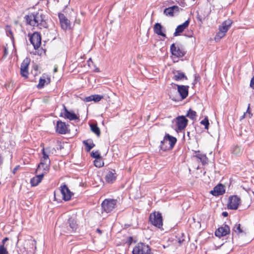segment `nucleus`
Instances as JSON below:
<instances>
[{
  "label": "nucleus",
  "instance_id": "obj_1",
  "mask_svg": "<svg viewBox=\"0 0 254 254\" xmlns=\"http://www.w3.org/2000/svg\"><path fill=\"white\" fill-rule=\"evenodd\" d=\"M25 19L27 23L31 26H36L39 29L48 27L46 16L44 14L42 10H39L25 15Z\"/></svg>",
  "mask_w": 254,
  "mask_h": 254
},
{
  "label": "nucleus",
  "instance_id": "obj_2",
  "mask_svg": "<svg viewBox=\"0 0 254 254\" xmlns=\"http://www.w3.org/2000/svg\"><path fill=\"white\" fill-rule=\"evenodd\" d=\"M177 142L176 137L166 133L164 139L161 141L160 148L163 151L171 150Z\"/></svg>",
  "mask_w": 254,
  "mask_h": 254
},
{
  "label": "nucleus",
  "instance_id": "obj_3",
  "mask_svg": "<svg viewBox=\"0 0 254 254\" xmlns=\"http://www.w3.org/2000/svg\"><path fill=\"white\" fill-rule=\"evenodd\" d=\"M232 23V22L231 20L229 19L225 20L222 23L221 25L219 26V31L217 33L215 37V41L220 40L222 38L225 36L226 32L231 26Z\"/></svg>",
  "mask_w": 254,
  "mask_h": 254
},
{
  "label": "nucleus",
  "instance_id": "obj_4",
  "mask_svg": "<svg viewBox=\"0 0 254 254\" xmlns=\"http://www.w3.org/2000/svg\"><path fill=\"white\" fill-rule=\"evenodd\" d=\"M117 200L115 199H106L101 204L102 209L106 213L112 212L116 207Z\"/></svg>",
  "mask_w": 254,
  "mask_h": 254
},
{
  "label": "nucleus",
  "instance_id": "obj_5",
  "mask_svg": "<svg viewBox=\"0 0 254 254\" xmlns=\"http://www.w3.org/2000/svg\"><path fill=\"white\" fill-rule=\"evenodd\" d=\"M149 221L151 223L158 228L163 226V220L161 214L159 212H154L150 214Z\"/></svg>",
  "mask_w": 254,
  "mask_h": 254
},
{
  "label": "nucleus",
  "instance_id": "obj_6",
  "mask_svg": "<svg viewBox=\"0 0 254 254\" xmlns=\"http://www.w3.org/2000/svg\"><path fill=\"white\" fill-rule=\"evenodd\" d=\"M151 249L148 245L144 243H138L132 250V254H150Z\"/></svg>",
  "mask_w": 254,
  "mask_h": 254
},
{
  "label": "nucleus",
  "instance_id": "obj_7",
  "mask_svg": "<svg viewBox=\"0 0 254 254\" xmlns=\"http://www.w3.org/2000/svg\"><path fill=\"white\" fill-rule=\"evenodd\" d=\"M30 36L29 40L35 49H38L41 44V37L39 33L35 32Z\"/></svg>",
  "mask_w": 254,
  "mask_h": 254
},
{
  "label": "nucleus",
  "instance_id": "obj_8",
  "mask_svg": "<svg viewBox=\"0 0 254 254\" xmlns=\"http://www.w3.org/2000/svg\"><path fill=\"white\" fill-rule=\"evenodd\" d=\"M241 203V199L237 195H233L229 198L227 207L232 210L237 209Z\"/></svg>",
  "mask_w": 254,
  "mask_h": 254
},
{
  "label": "nucleus",
  "instance_id": "obj_9",
  "mask_svg": "<svg viewBox=\"0 0 254 254\" xmlns=\"http://www.w3.org/2000/svg\"><path fill=\"white\" fill-rule=\"evenodd\" d=\"M51 163L40 162L36 170V173L43 174V176L47 174L50 170Z\"/></svg>",
  "mask_w": 254,
  "mask_h": 254
},
{
  "label": "nucleus",
  "instance_id": "obj_10",
  "mask_svg": "<svg viewBox=\"0 0 254 254\" xmlns=\"http://www.w3.org/2000/svg\"><path fill=\"white\" fill-rule=\"evenodd\" d=\"M59 18L60 20L61 27L64 30H67L70 28V22L65 17L64 14L59 13L58 14Z\"/></svg>",
  "mask_w": 254,
  "mask_h": 254
},
{
  "label": "nucleus",
  "instance_id": "obj_11",
  "mask_svg": "<svg viewBox=\"0 0 254 254\" xmlns=\"http://www.w3.org/2000/svg\"><path fill=\"white\" fill-rule=\"evenodd\" d=\"M30 61V59L27 58L23 61L21 64L20 73L21 75L25 78H27L29 74L28 69Z\"/></svg>",
  "mask_w": 254,
  "mask_h": 254
},
{
  "label": "nucleus",
  "instance_id": "obj_12",
  "mask_svg": "<svg viewBox=\"0 0 254 254\" xmlns=\"http://www.w3.org/2000/svg\"><path fill=\"white\" fill-rule=\"evenodd\" d=\"M53 150H55L54 148L52 149L50 147L43 148L42 150L43 156L40 159V162L51 163V160L49 156L51 153H53L52 151Z\"/></svg>",
  "mask_w": 254,
  "mask_h": 254
},
{
  "label": "nucleus",
  "instance_id": "obj_13",
  "mask_svg": "<svg viewBox=\"0 0 254 254\" xmlns=\"http://www.w3.org/2000/svg\"><path fill=\"white\" fill-rule=\"evenodd\" d=\"M176 122L178 128L180 131L185 129L188 123V119L184 116L177 117Z\"/></svg>",
  "mask_w": 254,
  "mask_h": 254
},
{
  "label": "nucleus",
  "instance_id": "obj_14",
  "mask_svg": "<svg viewBox=\"0 0 254 254\" xmlns=\"http://www.w3.org/2000/svg\"><path fill=\"white\" fill-rule=\"evenodd\" d=\"M230 232V229L228 225L224 224L216 230L215 235L216 236L220 238L229 234Z\"/></svg>",
  "mask_w": 254,
  "mask_h": 254
},
{
  "label": "nucleus",
  "instance_id": "obj_15",
  "mask_svg": "<svg viewBox=\"0 0 254 254\" xmlns=\"http://www.w3.org/2000/svg\"><path fill=\"white\" fill-rule=\"evenodd\" d=\"M61 188L60 191L62 194L63 199L65 201L69 200L71 199L72 193L65 185L61 186Z\"/></svg>",
  "mask_w": 254,
  "mask_h": 254
},
{
  "label": "nucleus",
  "instance_id": "obj_16",
  "mask_svg": "<svg viewBox=\"0 0 254 254\" xmlns=\"http://www.w3.org/2000/svg\"><path fill=\"white\" fill-rule=\"evenodd\" d=\"M170 50L172 55L177 57H183L185 54V52L179 47L176 46L175 44L171 45Z\"/></svg>",
  "mask_w": 254,
  "mask_h": 254
},
{
  "label": "nucleus",
  "instance_id": "obj_17",
  "mask_svg": "<svg viewBox=\"0 0 254 254\" xmlns=\"http://www.w3.org/2000/svg\"><path fill=\"white\" fill-rule=\"evenodd\" d=\"M67 125L65 123L59 121L57 123L56 131L60 134H64L67 133Z\"/></svg>",
  "mask_w": 254,
  "mask_h": 254
},
{
  "label": "nucleus",
  "instance_id": "obj_18",
  "mask_svg": "<svg viewBox=\"0 0 254 254\" xmlns=\"http://www.w3.org/2000/svg\"><path fill=\"white\" fill-rule=\"evenodd\" d=\"M67 228L69 232H74L76 230L78 225L74 218L70 217L67 222Z\"/></svg>",
  "mask_w": 254,
  "mask_h": 254
},
{
  "label": "nucleus",
  "instance_id": "obj_19",
  "mask_svg": "<svg viewBox=\"0 0 254 254\" xmlns=\"http://www.w3.org/2000/svg\"><path fill=\"white\" fill-rule=\"evenodd\" d=\"M178 91L182 99H184L188 96L189 86L177 85Z\"/></svg>",
  "mask_w": 254,
  "mask_h": 254
},
{
  "label": "nucleus",
  "instance_id": "obj_20",
  "mask_svg": "<svg viewBox=\"0 0 254 254\" xmlns=\"http://www.w3.org/2000/svg\"><path fill=\"white\" fill-rule=\"evenodd\" d=\"M64 112L62 113L64 115V118L69 119L70 121L75 120L78 119L77 116L75 114L73 111H69L66 109V107L64 105Z\"/></svg>",
  "mask_w": 254,
  "mask_h": 254
},
{
  "label": "nucleus",
  "instance_id": "obj_21",
  "mask_svg": "<svg viewBox=\"0 0 254 254\" xmlns=\"http://www.w3.org/2000/svg\"><path fill=\"white\" fill-rule=\"evenodd\" d=\"M210 193L214 196H219L225 193L224 186L222 184H219L215 186Z\"/></svg>",
  "mask_w": 254,
  "mask_h": 254
},
{
  "label": "nucleus",
  "instance_id": "obj_22",
  "mask_svg": "<svg viewBox=\"0 0 254 254\" xmlns=\"http://www.w3.org/2000/svg\"><path fill=\"white\" fill-rule=\"evenodd\" d=\"M174 74L173 79L176 81H180L183 80H187L188 78L185 75V73L182 72L181 70H174L173 71Z\"/></svg>",
  "mask_w": 254,
  "mask_h": 254
},
{
  "label": "nucleus",
  "instance_id": "obj_23",
  "mask_svg": "<svg viewBox=\"0 0 254 254\" xmlns=\"http://www.w3.org/2000/svg\"><path fill=\"white\" fill-rule=\"evenodd\" d=\"M179 7L178 6L174 5L168 8H166L164 10V14L166 16H173L174 13L178 12Z\"/></svg>",
  "mask_w": 254,
  "mask_h": 254
},
{
  "label": "nucleus",
  "instance_id": "obj_24",
  "mask_svg": "<svg viewBox=\"0 0 254 254\" xmlns=\"http://www.w3.org/2000/svg\"><path fill=\"white\" fill-rule=\"evenodd\" d=\"M190 21L189 20H187L183 24L179 25L177 26L175 32L174 33V36H177L180 35V33H182L184 30L188 27L189 25Z\"/></svg>",
  "mask_w": 254,
  "mask_h": 254
},
{
  "label": "nucleus",
  "instance_id": "obj_25",
  "mask_svg": "<svg viewBox=\"0 0 254 254\" xmlns=\"http://www.w3.org/2000/svg\"><path fill=\"white\" fill-rule=\"evenodd\" d=\"M116 178V174L115 173V171L114 170V172L112 171H109L106 175L105 179L107 183L109 184H112L115 181Z\"/></svg>",
  "mask_w": 254,
  "mask_h": 254
},
{
  "label": "nucleus",
  "instance_id": "obj_26",
  "mask_svg": "<svg viewBox=\"0 0 254 254\" xmlns=\"http://www.w3.org/2000/svg\"><path fill=\"white\" fill-rule=\"evenodd\" d=\"M235 233L239 236H245L247 232L241 227V224L236 223L233 228V233Z\"/></svg>",
  "mask_w": 254,
  "mask_h": 254
},
{
  "label": "nucleus",
  "instance_id": "obj_27",
  "mask_svg": "<svg viewBox=\"0 0 254 254\" xmlns=\"http://www.w3.org/2000/svg\"><path fill=\"white\" fill-rule=\"evenodd\" d=\"M44 177L43 174H39L31 179L30 183L32 186H37L42 180Z\"/></svg>",
  "mask_w": 254,
  "mask_h": 254
},
{
  "label": "nucleus",
  "instance_id": "obj_28",
  "mask_svg": "<svg viewBox=\"0 0 254 254\" xmlns=\"http://www.w3.org/2000/svg\"><path fill=\"white\" fill-rule=\"evenodd\" d=\"M243 150L244 149L241 146L235 145L232 148L231 152L235 156H240L243 154Z\"/></svg>",
  "mask_w": 254,
  "mask_h": 254
},
{
  "label": "nucleus",
  "instance_id": "obj_29",
  "mask_svg": "<svg viewBox=\"0 0 254 254\" xmlns=\"http://www.w3.org/2000/svg\"><path fill=\"white\" fill-rule=\"evenodd\" d=\"M153 29L155 33L158 35H160L164 37H166L165 34H164L162 31V26L161 24L159 23H156L154 26Z\"/></svg>",
  "mask_w": 254,
  "mask_h": 254
},
{
  "label": "nucleus",
  "instance_id": "obj_30",
  "mask_svg": "<svg viewBox=\"0 0 254 254\" xmlns=\"http://www.w3.org/2000/svg\"><path fill=\"white\" fill-rule=\"evenodd\" d=\"M83 143L85 146V149L87 152H89L90 150L95 146V144L91 139L84 140Z\"/></svg>",
  "mask_w": 254,
  "mask_h": 254
},
{
  "label": "nucleus",
  "instance_id": "obj_31",
  "mask_svg": "<svg viewBox=\"0 0 254 254\" xmlns=\"http://www.w3.org/2000/svg\"><path fill=\"white\" fill-rule=\"evenodd\" d=\"M91 131L99 136L100 135V129L96 124H92L90 125Z\"/></svg>",
  "mask_w": 254,
  "mask_h": 254
},
{
  "label": "nucleus",
  "instance_id": "obj_32",
  "mask_svg": "<svg viewBox=\"0 0 254 254\" xmlns=\"http://www.w3.org/2000/svg\"><path fill=\"white\" fill-rule=\"evenodd\" d=\"M186 116H187V117H188L191 120H193L195 119V118H196V113L194 111H193L190 109L188 111V113H187Z\"/></svg>",
  "mask_w": 254,
  "mask_h": 254
},
{
  "label": "nucleus",
  "instance_id": "obj_33",
  "mask_svg": "<svg viewBox=\"0 0 254 254\" xmlns=\"http://www.w3.org/2000/svg\"><path fill=\"white\" fill-rule=\"evenodd\" d=\"M195 157L199 159L203 164L206 163L207 158L206 156L203 154H197Z\"/></svg>",
  "mask_w": 254,
  "mask_h": 254
},
{
  "label": "nucleus",
  "instance_id": "obj_34",
  "mask_svg": "<svg viewBox=\"0 0 254 254\" xmlns=\"http://www.w3.org/2000/svg\"><path fill=\"white\" fill-rule=\"evenodd\" d=\"M200 124L205 127V129H208L209 125V123L207 117H205L203 120L200 122Z\"/></svg>",
  "mask_w": 254,
  "mask_h": 254
},
{
  "label": "nucleus",
  "instance_id": "obj_35",
  "mask_svg": "<svg viewBox=\"0 0 254 254\" xmlns=\"http://www.w3.org/2000/svg\"><path fill=\"white\" fill-rule=\"evenodd\" d=\"M103 98V96L102 95L98 94L93 95V101H94L95 102H98Z\"/></svg>",
  "mask_w": 254,
  "mask_h": 254
},
{
  "label": "nucleus",
  "instance_id": "obj_36",
  "mask_svg": "<svg viewBox=\"0 0 254 254\" xmlns=\"http://www.w3.org/2000/svg\"><path fill=\"white\" fill-rule=\"evenodd\" d=\"M46 82V80L45 79L40 78L39 80V83L37 85V87L39 89H41L43 88L45 85V83Z\"/></svg>",
  "mask_w": 254,
  "mask_h": 254
},
{
  "label": "nucleus",
  "instance_id": "obj_37",
  "mask_svg": "<svg viewBox=\"0 0 254 254\" xmlns=\"http://www.w3.org/2000/svg\"><path fill=\"white\" fill-rule=\"evenodd\" d=\"M91 157L95 159H100L101 158L100 154L99 151L92 152L91 155Z\"/></svg>",
  "mask_w": 254,
  "mask_h": 254
},
{
  "label": "nucleus",
  "instance_id": "obj_38",
  "mask_svg": "<svg viewBox=\"0 0 254 254\" xmlns=\"http://www.w3.org/2000/svg\"><path fill=\"white\" fill-rule=\"evenodd\" d=\"M0 254H8L6 249L4 248L3 245H0Z\"/></svg>",
  "mask_w": 254,
  "mask_h": 254
},
{
  "label": "nucleus",
  "instance_id": "obj_39",
  "mask_svg": "<svg viewBox=\"0 0 254 254\" xmlns=\"http://www.w3.org/2000/svg\"><path fill=\"white\" fill-rule=\"evenodd\" d=\"M83 101L86 102H89L93 101V95L85 97L83 99Z\"/></svg>",
  "mask_w": 254,
  "mask_h": 254
},
{
  "label": "nucleus",
  "instance_id": "obj_40",
  "mask_svg": "<svg viewBox=\"0 0 254 254\" xmlns=\"http://www.w3.org/2000/svg\"><path fill=\"white\" fill-rule=\"evenodd\" d=\"M94 164L96 167L100 168L103 165L104 163H102L101 161H95L94 162Z\"/></svg>",
  "mask_w": 254,
  "mask_h": 254
},
{
  "label": "nucleus",
  "instance_id": "obj_41",
  "mask_svg": "<svg viewBox=\"0 0 254 254\" xmlns=\"http://www.w3.org/2000/svg\"><path fill=\"white\" fill-rule=\"evenodd\" d=\"M246 113H247V114H248L249 117L250 118H251L252 117L253 114L250 112V104H249L248 109H247V111H246Z\"/></svg>",
  "mask_w": 254,
  "mask_h": 254
},
{
  "label": "nucleus",
  "instance_id": "obj_42",
  "mask_svg": "<svg viewBox=\"0 0 254 254\" xmlns=\"http://www.w3.org/2000/svg\"><path fill=\"white\" fill-rule=\"evenodd\" d=\"M250 86L252 88L254 89V76L251 79V80L250 82Z\"/></svg>",
  "mask_w": 254,
  "mask_h": 254
},
{
  "label": "nucleus",
  "instance_id": "obj_43",
  "mask_svg": "<svg viewBox=\"0 0 254 254\" xmlns=\"http://www.w3.org/2000/svg\"><path fill=\"white\" fill-rule=\"evenodd\" d=\"M87 64H88V65L89 66H91V64H93V63L91 60V58H90L88 61H87Z\"/></svg>",
  "mask_w": 254,
  "mask_h": 254
},
{
  "label": "nucleus",
  "instance_id": "obj_44",
  "mask_svg": "<svg viewBox=\"0 0 254 254\" xmlns=\"http://www.w3.org/2000/svg\"><path fill=\"white\" fill-rule=\"evenodd\" d=\"M247 113H244L243 115L240 117V120H242L246 117Z\"/></svg>",
  "mask_w": 254,
  "mask_h": 254
},
{
  "label": "nucleus",
  "instance_id": "obj_45",
  "mask_svg": "<svg viewBox=\"0 0 254 254\" xmlns=\"http://www.w3.org/2000/svg\"><path fill=\"white\" fill-rule=\"evenodd\" d=\"M222 215L224 217H227L228 216V213L227 212L224 211V212H222Z\"/></svg>",
  "mask_w": 254,
  "mask_h": 254
},
{
  "label": "nucleus",
  "instance_id": "obj_46",
  "mask_svg": "<svg viewBox=\"0 0 254 254\" xmlns=\"http://www.w3.org/2000/svg\"><path fill=\"white\" fill-rule=\"evenodd\" d=\"M8 240L7 238H4L2 241V244L1 245H4V243Z\"/></svg>",
  "mask_w": 254,
  "mask_h": 254
},
{
  "label": "nucleus",
  "instance_id": "obj_47",
  "mask_svg": "<svg viewBox=\"0 0 254 254\" xmlns=\"http://www.w3.org/2000/svg\"><path fill=\"white\" fill-rule=\"evenodd\" d=\"M3 162V159L2 158L1 155L0 154V165Z\"/></svg>",
  "mask_w": 254,
  "mask_h": 254
},
{
  "label": "nucleus",
  "instance_id": "obj_48",
  "mask_svg": "<svg viewBox=\"0 0 254 254\" xmlns=\"http://www.w3.org/2000/svg\"><path fill=\"white\" fill-rule=\"evenodd\" d=\"M184 241V239L181 240V239H179L178 240V243H179L180 244H182V243L183 242V241Z\"/></svg>",
  "mask_w": 254,
  "mask_h": 254
},
{
  "label": "nucleus",
  "instance_id": "obj_49",
  "mask_svg": "<svg viewBox=\"0 0 254 254\" xmlns=\"http://www.w3.org/2000/svg\"><path fill=\"white\" fill-rule=\"evenodd\" d=\"M96 232L99 233L100 234H102V231L100 230L99 229H97L96 230Z\"/></svg>",
  "mask_w": 254,
  "mask_h": 254
},
{
  "label": "nucleus",
  "instance_id": "obj_50",
  "mask_svg": "<svg viewBox=\"0 0 254 254\" xmlns=\"http://www.w3.org/2000/svg\"><path fill=\"white\" fill-rule=\"evenodd\" d=\"M36 242L35 241V240H33L32 241V245L33 246V245H36Z\"/></svg>",
  "mask_w": 254,
  "mask_h": 254
},
{
  "label": "nucleus",
  "instance_id": "obj_51",
  "mask_svg": "<svg viewBox=\"0 0 254 254\" xmlns=\"http://www.w3.org/2000/svg\"><path fill=\"white\" fill-rule=\"evenodd\" d=\"M58 70V68L56 67H55L54 69V72H56Z\"/></svg>",
  "mask_w": 254,
  "mask_h": 254
},
{
  "label": "nucleus",
  "instance_id": "obj_52",
  "mask_svg": "<svg viewBox=\"0 0 254 254\" xmlns=\"http://www.w3.org/2000/svg\"><path fill=\"white\" fill-rule=\"evenodd\" d=\"M8 33L10 35H12V32L10 30L8 31Z\"/></svg>",
  "mask_w": 254,
  "mask_h": 254
},
{
  "label": "nucleus",
  "instance_id": "obj_53",
  "mask_svg": "<svg viewBox=\"0 0 254 254\" xmlns=\"http://www.w3.org/2000/svg\"><path fill=\"white\" fill-rule=\"evenodd\" d=\"M197 18L199 20V21H201V19H200V18H199V17H197Z\"/></svg>",
  "mask_w": 254,
  "mask_h": 254
},
{
  "label": "nucleus",
  "instance_id": "obj_54",
  "mask_svg": "<svg viewBox=\"0 0 254 254\" xmlns=\"http://www.w3.org/2000/svg\"><path fill=\"white\" fill-rule=\"evenodd\" d=\"M190 134V132H188V135H189Z\"/></svg>",
  "mask_w": 254,
  "mask_h": 254
}]
</instances>
